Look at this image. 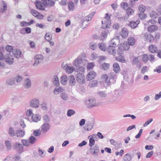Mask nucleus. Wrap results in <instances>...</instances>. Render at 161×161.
<instances>
[{"label":"nucleus","instance_id":"nucleus-2","mask_svg":"<svg viewBox=\"0 0 161 161\" xmlns=\"http://www.w3.org/2000/svg\"><path fill=\"white\" fill-rule=\"evenodd\" d=\"M105 18L106 19V21H104L103 23V21H102V28L104 29L106 28H109L111 25V21L110 20V16L108 14H106V16Z\"/></svg>","mask_w":161,"mask_h":161},{"label":"nucleus","instance_id":"nucleus-26","mask_svg":"<svg viewBox=\"0 0 161 161\" xmlns=\"http://www.w3.org/2000/svg\"><path fill=\"white\" fill-rule=\"evenodd\" d=\"M25 135V132L20 129H18L16 131V136L17 137H22Z\"/></svg>","mask_w":161,"mask_h":161},{"label":"nucleus","instance_id":"nucleus-61","mask_svg":"<svg viewBox=\"0 0 161 161\" xmlns=\"http://www.w3.org/2000/svg\"><path fill=\"white\" fill-rule=\"evenodd\" d=\"M25 31L26 33L29 34L31 32V28H30V27H27L25 28L24 29H22L21 30V33H22V32L23 31Z\"/></svg>","mask_w":161,"mask_h":161},{"label":"nucleus","instance_id":"nucleus-45","mask_svg":"<svg viewBox=\"0 0 161 161\" xmlns=\"http://www.w3.org/2000/svg\"><path fill=\"white\" fill-rule=\"evenodd\" d=\"M109 67V64L108 63H104L100 65V67L103 70H106L108 69Z\"/></svg>","mask_w":161,"mask_h":161},{"label":"nucleus","instance_id":"nucleus-16","mask_svg":"<svg viewBox=\"0 0 161 161\" xmlns=\"http://www.w3.org/2000/svg\"><path fill=\"white\" fill-rule=\"evenodd\" d=\"M12 53L14 57L19 58L20 57L21 52L19 50L17 49L13 50Z\"/></svg>","mask_w":161,"mask_h":161},{"label":"nucleus","instance_id":"nucleus-12","mask_svg":"<svg viewBox=\"0 0 161 161\" xmlns=\"http://www.w3.org/2000/svg\"><path fill=\"white\" fill-rule=\"evenodd\" d=\"M96 75V73L93 71H91L88 73L86 77V79L88 80H92L94 79Z\"/></svg>","mask_w":161,"mask_h":161},{"label":"nucleus","instance_id":"nucleus-51","mask_svg":"<svg viewBox=\"0 0 161 161\" xmlns=\"http://www.w3.org/2000/svg\"><path fill=\"white\" fill-rule=\"evenodd\" d=\"M5 49L9 53H10L11 54L12 53L11 51L13 50V47L12 46L7 45L5 47Z\"/></svg>","mask_w":161,"mask_h":161},{"label":"nucleus","instance_id":"nucleus-48","mask_svg":"<svg viewBox=\"0 0 161 161\" xmlns=\"http://www.w3.org/2000/svg\"><path fill=\"white\" fill-rule=\"evenodd\" d=\"M130 45H129L127 42H125L123 43L122 47L124 48L125 50L127 51L129 49Z\"/></svg>","mask_w":161,"mask_h":161},{"label":"nucleus","instance_id":"nucleus-9","mask_svg":"<svg viewBox=\"0 0 161 161\" xmlns=\"http://www.w3.org/2000/svg\"><path fill=\"white\" fill-rule=\"evenodd\" d=\"M5 61L9 64H12L14 62L13 56L10 53H8L5 58Z\"/></svg>","mask_w":161,"mask_h":161},{"label":"nucleus","instance_id":"nucleus-18","mask_svg":"<svg viewBox=\"0 0 161 161\" xmlns=\"http://www.w3.org/2000/svg\"><path fill=\"white\" fill-rule=\"evenodd\" d=\"M14 77L8 78L5 81V84L8 86H12L14 84Z\"/></svg>","mask_w":161,"mask_h":161},{"label":"nucleus","instance_id":"nucleus-43","mask_svg":"<svg viewBox=\"0 0 161 161\" xmlns=\"http://www.w3.org/2000/svg\"><path fill=\"white\" fill-rule=\"evenodd\" d=\"M75 5L74 3L72 2H70L68 4L69 10L70 11H72L74 9Z\"/></svg>","mask_w":161,"mask_h":161},{"label":"nucleus","instance_id":"nucleus-50","mask_svg":"<svg viewBox=\"0 0 161 161\" xmlns=\"http://www.w3.org/2000/svg\"><path fill=\"white\" fill-rule=\"evenodd\" d=\"M29 140L30 144H33L36 141V138L35 137L31 136L30 137Z\"/></svg>","mask_w":161,"mask_h":161},{"label":"nucleus","instance_id":"nucleus-23","mask_svg":"<svg viewBox=\"0 0 161 161\" xmlns=\"http://www.w3.org/2000/svg\"><path fill=\"white\" fill-rule=\"evenodd\" d=\"M49 129V124L47 123H45L42 126V130L43 132H47Z\"/></svg>","mask_w":161,"mask_h":161},{"label":"nucleus","instance_id":"nucleus-41","mask_svg":"<svg viewBox=\"0 0 161 161\" xmlns=\"http://www.w3.org/2000/svg\"><path fill=\"white\" fill-rule=\"evenodd\" d=\"M116 59L117 61H119L121 63H125V59L124 57L121 55L117 57L116 58Z\"/></svg>","mask_w":161,"mask_h":161},{"label":"nucleus","instance_id":"nucleus-29","mask_svg":"<svg viewBox=\"0 0 161 161\" xmlns=\"http://www.w3.org/2000/svg\"><path fill=\"white\" fill-rule=\"evenodd\" d=\"M113 70L116 73H119L120 70V69L119 64L117 63H115L113 65Z\"/></svg>","mask_w":161,"mask_h":161},{"label":"nucleus","instance_id":"nucleus-14","mask_svg":"<svg viewBox=\"0 0 161 161\" xmlns=\"http://www.w3.org/2000/svg\"><path fill=\"white\" fill-rule=\"evenodd\" d=\"M68 80L69 85L71 86H74L75 85L76 81L74 76L72 75L69 76Z\"/></svg>","mask_w":161,"mask_h":161},{"label":"nucleus","instance_id":"nucleus-39","mask_svg":"<svg viewBox=\"0 0 161 161\" xmlns=\"http://www.w3.org/2000/svg\"><path fill=\"white\" fill-rule=\"evenodd\" d=\"M63 89L62 87H56L54 91V93L56 94H58L59 93L61 92L63 90Z\"/></svg>","mask_w":161,"mask_h":161},{"label":"nucleus","instance_id":"nucleus-24","mask_svg":"<svg viewBox=\"0 0 161 161\" xmlns=\"http://www.w3.org/2000/svg\"><path fill=\"white\" fill-rule=\"evenodd\" d=\"M7 9L6 3L4 1H2L1 6L0 7V12L3 13Z\"/></svg>","mask_w":161,"mask_h":161},{"label":"nucleus","instance_id":"nucleus-27","mask_svg":"<svg viewBox=\"0 0 161 161\" xmlns=\"http://www.w3.org/2000/svg\"><path fill=\"white\" fill-rule=\"evenodd\" d=\"M8 133L9 135L11 137H14L16 136V132H15L13 128H9Z\"/></svg>","mask_w":161,"mask_h":161},{"label":"nucleus","instance_id":"nucleus-19","mask_svg":"<svg viewBox=\"0 0 161 161\" xmlns=\"http://www.w3.org/2000/svg\"><path fill=\"white\" fill-rule=\"evenodd\" d=\"M24 87L26 89L30 88L31 86V83L30 80L28 78L26 79L24 82Z\"/></svg>","mask_w":161,"mask_h":161},{"label":"nucleus","instance_id":"nucleus-7","mask_svg":"<svg viewBox=\"0 0 161 161\" xmlns=\"http://www.w3.org/2000/svg\"><path fill=\"white\" fill-rule=\"evenodd\" d=\"M43 56L41 55H37L35 57V63L33 64L34 66L37 65L40 63H41L43 59Z\"/></svg>","mask_w":161,"mask_h":161},{"label":"nucleus","instance_id":"nucleus-34","mask_svg":"<svg viewBox=\"0 0 161 161\" xmlns=\"http://www.w3.org/2000/svg\"><path fill=\"white\" fill-rule=\"evenodd\" d=\"M145 36L147 41L149 42H151L154 40V37L151 34H146Z\"/></svg>","mask_w":161,"mask_h":161},{"label":"nucleus","instance_id":"nucleus-46","mask_svg":"<svg viewBox=\"0 0 161 161\" xmlns=\"http://www.w3.org/2000/svg\"><path fill=\"white\" fill-rule=\"evenodd\" d=\"M138 9L141 13H144L146 10L145 7L143 4H140L138 7Z\"/></svg>","mask_w":161,"mask_h":161},{"label":"nucleus","instance_id":"nucleus-40","mask_svg":"<svg viewBox=\"0 0 161 161\" xmlns=\"http://www.w3.org/2000/svg\"><path fill=\"white\" fill-rule=\"evenodd\" d=\"M142 59L144 63H146L148 60V56L147 54H145L142 56Z\"/></svg>","mask_w":161,"mask_h":161},{"label":"nucleus","instance_id":"nucleus-55","mask_svg":"<svg viewBox=\"0 0 161 161\" xmlns=\"http://www.w3.org/2000/svg\"><path fill=\"white\" fill-rule=\"evenodd\" d=\"M110 142L111 144L115 146L117 148L120 145L118 143L116 142L113 139H111L110 140Z\"/></svg>","mask_w":161,"mask_h":161},{"label":"nucleus","instance_id":"nucleus-58","mask_svg":"<svg viewBox=\"0 0 161 161\" xmlns=\"http://www.w3.org/2000/svg\"><path fill=\"white\" fill-rule=\"evenodd\" d=\"M139 18L142 20H144L147 17L146 15L144 13L139 14Z\"/></svg>","mask_w":161,"mask_h":161},{"label":"nucleus","instance_id":"nucleus-36","mask_svg":"<svg viewBox=\"0 0 161 161\" xmlns=\"http://www.w3.org/2000/svg\"><path fill=\"white\" fill-rule=\"evenodd\" d=\"M157 50V47L153 45H150L149 47V50L150 52L153 53Z\"/></svg>","mask_w":161,"mask_h":161},{"label":"nucleus","instance_id":"nucleus-64","mask_svg":"<svg viewBox=\"0 0 161 161\" xmlns=\"http://www.w3.org/2000/svg\"><path fill=\"white\" fill-rule=\"evenodd\" d=\"M61 97L65 101L67 100L68 98L67 94L65 93H62L61 94Z\"/></svg>","mask_w":161,"mask_h":161},{"label":"nucleus","instance_id":"nucleus-10","mask_svg":"<svg viewBox=\"0 0 161 161\" xmlns=\"http://www.w3.org/2000/svg\"><path fill=\"white\" fill-rule=\"evenodd\" d=\"M90 153L93 155H97V153L99 151L98 147L96 145L94 147H91L89 149Z\"/></svg>","mask_w":161,"mask_h":161},{"label":"nucleus","instance_id":"nucleus-62","mask_svg":"<svg viewBox=\"0 0 161 161\" xmlns=\"http://www.w3.org/2000/svg\"><path fill=\"white\" fill-rule=\"evenodd\" d=\"M22 79L23 78L22 76L19 75H17L15 79V80H16L17 82H20Z\"/></svg>","mask_w":161,"mask_h":161},{"label":"nucleus","instance_id":"nucleus-57","mask_svg":"<svg viewBox=\"0 0 161 161\" xmlns=\"http://www.w3.org/2000/svg\"><path fill=\"white\" fill-rule=\"evenodd\" d=\"M102 77L103 79H105V81L106 82H107L108 83V84L110 82V80H108V76L105 74H103L102 75Z\"/></svg>","mask_w":161,"mask_h":161},{"label":"nucleus","instance_id":"nucleus-38","mask_svg":"<svg viewBox=\"0 0 161 161\" xmlns=\"http://www.w3.org/2000/svg\"><path fill=\"white\" fill-rule=\"evenodd\" d=\"M135 42V39L132 37H130L129 38L128 40V43H129V45L131 46L133 45Z\"/></svg>","mask_w":161,"mask_h":161},{"label":"nucleus","instance_id":"nucleus-28","mask_svg":"<svg viewBox=\"0 0 161 161\" xmlns=\"http://www.w3.org/2000/svg\"><path fill=\"white\" fill-rule=\"evenodd\" d=\"M158 29V27L156 25H152L148 27V31L149 32L155 31Z\"/></svg>","mask_w":161,"mask_h":161},{"label":"nucleus","instance_id":"nucleus-13","mask_svg":"<svg viewBox=\"0 0 161 161\" xmlns=\"http://www.w3.org/2000/svg\"><path fill=\"white\" fill-rule=\"evenodd\" d=\"M107 51L110 54H111L113 56H115L116 54V51L115 47L111 46V45L109 46L107 49Z\"/></svg>","mask_w":161,"mask_h":161},{"label":"nucleus","instance_id":"nucleus-31","mask_svg":"<svg viewBox=\"0 0 161 161\" xmlns=\"http://www.w3.org/2000/svg\"><path fill=\"white\" fill-rule=\"evenodd\" d=\"M36 6V8L40 10H43L44 9V7L42 5L41 2L39 1H36L35 2Z\"/></svg>","mask_w":161,"mask_h":161},{"label":"nucleus","instance_id":"nucleus-53","mask_svg":"<svg viewBox=\"0 0 161 161\" xmlns=\"http://www.w3.org/2000/svg\"><path fill=\"white\" fill-rule=\"evenodd\" d=\"M131 159L130 156L128 153L125 155L124 157V159L125 161H130Z\"/></svg>","mask_w":161,"mask_h":161},{"label":"nucleus","instance_id":"nucleus-11","mask_svg":"<svg viewBox=\"0 0 161 161\" xmlns=\"http://www.w3.org/2000/svg\"><path fill=\"white\" fill-rule=\"evenodd\" d=\"M119 42V38L117 37L116 38L112 39L109 42V45H111L114 47H116L118 45Z\"/></svg>","mask_w":161,"mask_h":161},{"label":"nucleus","instance_id":"nucleus-33","mask_svg":"<svg viewBox=\"0 0 161 161\" xmlns=\"http://www.w3.org/2000/svg\"><path fill=\"white\" fill-rule=\"evenodd\" d=\"M53 83L55 86H58L59 84V80L58 78L56 75L53 77Z\"/></svg>","mask_w":161,"mask_h":161},{"label":"nucleus","instance_id":"nucleus-32","mask_svg":"<svg viewBox=\"0 0 161 161\" xmlns=\"http://www.w3.org/2000/svg\"><path fill=\"white\" fill-rule=\"evenodd\" d=\"M98 47L102 51H105L106 49V47L105 44L103 42H101L98 45Z\"/></svg>","mask_w":161,"mask_h":161},{"label":"nucleus","instance_id":"nucleus-63","mask_svg":"<svg viewBox=\"0 0 161 161\" xmlns=\"http://www.w3.org/2000/svg\"><path fill=\"white\" fill-rule=\"evenodd\" d=\"M97 47V45L95 43H90V47L93 50L96 49Z\"/></svg>","mask_w":161,"mask_h":161},{"label":"nucleus","instance_id":"nucleus-20","mask_svg":"<svg viewBox=\"0 0 161 161\" xmlns=\"http://www.w3.org/2000/svg\"><path fill=\"white\" fill-rule=\"evenodd\" d=\"M64 67L65 68V70L66 72L69 74L72 73L75 70L74 67L69 66L68 65H65Z\"/></svg>","mask_w":161,"mask_h":161},{"label":"nucleus","instance_id":"nucleus-17","mask_svg":"<svg viewBox=\"0 0 161 161\" xmlns=\"http://www.w3.org/2000/svg\"><path fill=\"white\" fill-rule=\"evenodd\" d=\"M128 31L125 28H122L120 35L123 38H125L128 36Z\"/></svg>","mask_w":161,"mask_h":161},{"label":"nucleus","instance_id":"nucleus-47","mask_svg":"<svg viewBox=\"0 0 161 161\" xmlns=\"http://www.w3.org/2000/svg\"><path fill=\"white\" fill-rule=\"evenodd\" d=\"M149 15L151 18H156L158 14L156 12L152 11L150 12Z\"/></svg>","mask_w":161,"mask_h":161},{"label":"nucleus","instance_id":"nucleus-49","mask_svg":"<svg viewBox=\"0 0 161 161\" xmlns=\"http://www.w3.org/2000/svg\"><path fill=\"white\" fill-rule=\"evenodd\" d=\"M126 13L128 16L132 15L134 14V12L131 8H128L126 11Z\"/></svg>","mask_w":161,"mask_h":161},{"label":"nucleus","instance_id":"nucleus-1","mask_svg":"<svg viewBox=\"0 0 161 161\" xmlns=\"http://www.w3.org/2000/svg\"><path fill=\"white\" fill-rule=\"evenodd\" d=\"M84 103L85 105L89 108L97 106L98 105L95 99L94 98L86 99L84 101Z\"/></svg>","mask_w":161,"mask_h":161},{"label":"nucleus","instance_id":"nucleus-22","mask_svg":"<svg viewBox=\"0 0 161 161\" xmlns=\"http://www.w3.org/2000/svg\"><path fill=\"white\" fill-rule=\"evenodd\" d=\"M41 118L40 116L38 114H33L32 116L31 119L33 121L37 122L40 120Z\"/></svg>","mask_w":161,"mask_h":161},{"label":"nucleus","instance_id":"nucleus-25","mask_svg":"<svg viewBox=\"0 0 161 161\" xmlns=\"http://www.w3.org/2000/svg\"><path fill=\"white\" fill-rule=\"evenodd\" d=\"M68 80L66 75H63L61 78V83L64 85H66L67 84Z\"/></svg>","mask_w":161,"mask_h":161},{"label":"nucleus","instance_id":"nucleus-44","mask_svg":"<svg viewBox=\"0 0 161 161\" xmlns=\"http://www.w3.org/2000/svg\"><path fill=\"white\" fill-rule=\"evenodd\" d=\"M75 114V111L73 110L69 109L67 111V115L68 117H71Z\"/></svg>","mask_w":161,"mask_h":161},{"label":"nucleus","instance_id":"nucleus-4","mask_svg":"<svg viewBox=\"0 0 161 161\" xmlns=\"http://www.w3.org/2000/svg\"><path fill=\"white\" fill-rule=\"evenodd\" d=\"M76 80L81 84H84L85 82V78L84 75L80 73H78L77 74Z\"/></svg>","mask_w":161,"mask_h":161},{"label":"nucleus","instance_id":"nucleus-56","mask_svg":"<svg viewBox=\"0 0 161 161\" xmlns=\"http://www.w3.org/2000/svg\"><path fill=\"white\" fill-rule=\"evenodd\" d=\"M123 49L122 47L121 46H120L118 48L117 50V53L120 55L123 54Z\"/></svg>","mask_w":161,"mask_h":161},{"label":"nucleus","instance_id":"nucleus-42","mask_svg":"<svg viewBox=\"0 0 161 161\" xmlns=\"http://www.w3.org/2000/svg\"><path fill=\"white\" fill-rule=\"evenodd\" d=\"M97 80H93L90 82L89 84V86L90 87H92L97 86Z\"/></svg>","mask_w":161,"mask_h":161},{"label":"nucleus","instance_id":"nucleus-6","mask_svg":"<svg viewBox=\"0 0 161 161\" xmlns=\"http://www.w3.org/2000/svg\"><path fill=\"white\" fill-rule=\"evenodd\" d=\"M111 31V30L110 29L109 30H105L102 31L99 37L100 39L103 41L105 40L107 37L108 33Z\"/></svg>","mask_w":161,"mask_h":161},{"label":"nucleus","instance_id":"nucleus-3","mask_svg":"<svg viewBox=\"0 0 161 161\" xmlns=\"http://www.w3.org/2000/svg\"><path fill=\"white\" fill-rule=\"evenodd\" d=\"M94 124V119L90 118L86 122V125L83 127L84 129L85 130L89 131L91 130L93 128Z\"/></svg>","mask_w":161,"mask_h":161},{"label":"nucleus","instance_id":"nucleus-35","mask_svg":"<svg viewBox=\"0 0 161 161\" xmlns=\"http://www.w3.org/2000/svg\"><path fill=\"white\" fill-rule=\"evenodd\" d=\"M108 78H109L110 80H113V82H115V79L116 78V76L114 73H110L108 75Z\"/></svg>","mask_w":161,"mask_h":161},{"label":"nucleus","instance_id":"nucleus-30","mask_svg":"<svg viewBox=\"0 0 161 161\" xmlns=\"http://www.w3.org/2000/svg\"><path fill=\"white\" fill-rule=\"evenodd\" d=\"M95 14L94 12H92V13L86 16L83 19V20L89 22L90 20L93 17Z\"/></svg>","mask_w":161,"mask_h":161},{"label":"nucleus","instance_id":"nucleus-21","mask_svg":"<svg viewBox=\"0 0 161 161\" xmlns=\"http://www.w3.org/2000/svg\"><path fill=\"white\" fill-rule=\"evenodd\" d=\"M140 23V20L139 19L137 20L136 22L132 21L130 22L129 25L131 28H134L136 27Z\"/></svg>","mask_w":161,"mask_h":161},{"label":"nucleus","instance_id":"nucleus-5","mask_svg":"<svg viewBox=\"0 0 161 161\" xmlns=\"http://www.w3.org/2000/svg\"><path fill=\"white\" fill-rule=\"evenodd\" d=\"M39 105V101L37 99L35 98L31 99L30 102V106L34 108H37Z\"/></svg>","mask_w":161,"mask_h":161},{"label":"nucleus","instance_id":"nucleus-59","mask_svg":"<svg viewBox=\"0 0 161 161\" xmlns=\"http://www.w3.org/2000/svg\"><path fill=\"white\" fill-rule=\"evenodd\" d=\"M41 133V131L40 130H35L33 131V134L34 135L36 136H40Z\"/></svg>","mask_w":161,"mask_h":161},{"label":"nucleus","instance_id":"nucleus-8","mask_svg":"<svg viewBox=\"0 0 161 161\" xmlns=\"http://www.w3.org/2000/svg\"><path fill=\"white\" fill-rule=\"evenodd\" d=\"M13 148L14 150L19 151L20 153L23 152V147L22 145L21 144L19 143L18 142H16L14 145Z\"/></svg>","mask_w":161,"mask_h":161},{"label":"nucleus","instance_id":"nucleus-52","mask_svg":"<svg viewBox=\"0 0 161 161\" xmlns=\"http://www.w3.org/2000/svg\"><path fill=\"white\" fill-rule=\"evenodd\" d=\"M21 142L24 146H27L30 145L29 140L26 139H23L22 140Z\"/></svg>","mask_w":161,"mask_h":161},{"label":"nucleus","instance_id":"nucleus-15","mask_svg":"<svg viewBox=\"0 0 161 161\" xmlns=\"http://www.w3.org/2000/svg\"><path fill=\"white\" fill-rule=\"evenodd\" d=\"M82 62L81 58L78 57L75 59L73 63V65L76 67H79Z\"/></svg>","mask_w":161,"mask_h":161},{"label":"nucleus","instance_id":"nucleus-54","mask_svg":"<svg viewBox=\"0 0 161 161\" xmlns=\"http://www.w3.org/2000/svg\"><path fill=\"white\" fill-rule=\"evenodd\" d=\"M51 36H50L49 33H47L45 36L46 40L48 42H50L52 39Z\"/></svg>","mask_w":161,"mask_h":161},{"label":"nucleus","instance_id":"nucleus-37","mask_svg":"<svg viewBox=\"0 0 161 161\" xmlns=\"http://www.w3.org/2000/svg\"><path fill=\"white\" fill-rule=\"evenodd\" d=\"M5 145L8 150H10L12 148V145L11 142L7 140L5 142Z\"/></svg>","mask_w":161,"mask_h":161},{"label":"nucleus","instance_id":"nucleus-60","mask_svg":"<svg viewBox=\"0 0 161 161\" xmlns=\"http://www.w3.org/2000/svg\"><path fill=\"white\" fill-rule=\"evenodd\" d=\"M54 3L53 0H47L46 4H48L50 7H53L54 5Z\"/></svg>","mask_w":161,"mask_h":161}]
</instances>
